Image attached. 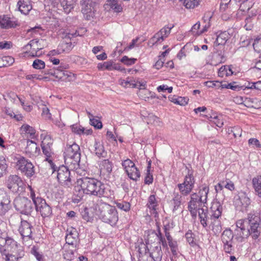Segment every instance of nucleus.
<instances>
[{
    "instance_id": "nucleus-1",
    "label": "nucleus",
    "mask_w": 261,
    "mask_h": 261,
    "mask_svg": "<svg viewBox=\"0 0 261 261\" xmlns=\"http://www.w3.org/2000/svg\"><path fill=\"white\" fill-rule=\"evenodd\" d=\"M77 184L81 186L86 194L94 195L98 197L109 196V190L106 185L95 178L82 177L77 180Z\"/></svg>"
},
{
    "instance_id": "nucleus-2",
    "label": "nucleus",
    "mask_w": 261,
    "mask_h": 261,
    "mask_svg": "<svg viewBox=\"0 0 261 261\" xmlns=\"http://www.w3.org/2000/svg\"><path fill=\"white\" fill-rule=\"evenodd\" d=\"M209 190V187L204 184L199 187L197 193L194 192L191 194L188 208L193 219L197 217V210L199 207H204L206 204Z\"/></svg>"
},
{
    "instance_id": "nucleus-3",
    "label": "nucleus",
    "mask_w": 261,
    "mask_h": 261,
    "mask_svg": "<svg viewBox=\"0 0 261 261\" xmlns=\"http://www.w3.org/2000/svg\"><path fill=\"white\" fill-rule=\"evenodd\" d=\"M98 215L103 222L115 226L118 221V214L115 206L104 203L98 207Z\"/></svg>"
},
{
    "instance_id": "nucleus-4",
    "label": "nucleus",
    "mask_w": 261,
    "mask_h": 261,
    "mask_svg": "<svg viewBox=\"0 0 261 261\" xmlns=\"http://www.w3.org/2000/svg\"><path fill=\"white\" fill-rule=\"evenodd\" d=\"M249 227L247 228L249 236L253 240H257L261 233L260 218L257 214L250 213L248 214L247 218L244 220Z\"/></svg>"
},
{
    "instance_id": "nucleus-5",
    "label": "nucleus",
    "mask_w": 261,
    "mask_h": 261,
    "mask_svg": "<svg viewBox=\"0 0 261 261\" xmlns=\"http://www.w3.org/2000/svg\"><path fill=\"white\" fill-rule=\"evenodd\" d=\"M14 160L16 161V169L27 177L31 178L35 175V166L29 160L17 154L15 156Z\"/></svg>"
},
{
    "instance_id": "nucleus-6",
    "label": "nucleus",
    "mask_w": 261,
    "mask_h": 261,
    "mask_svg": "<svg viewBox=\"0 0 261 261\" xmlns=\"http://www.w3.org/2000/svg\"><path fill=\"white\" fill-rule=\"evenodd\" d=\"M13 204L15 210L23 215L30 216L34 211V206L31 201L25 197H16Z\"/></svg>"
},
{
    "instance_id": "nucleus-7",
    "label": "nucleus",
    "mask_w": 261,
    "mask_h": 261,
    "mask_svg": "<svg viewBox=\"0 0 261 261\" xmlns=\"http://www.w3.org/2000/svg\"><path fill=\"white\" fill-rule=\"evenodd\" d=\"M187 174L185 176L182 183L178 184L177 187L180 193L184 196H188L194 188L195 179L193 176V171L187 167Z\"/></svg>"
},
{
    "instance_id": "nucleus-8",
    "label": "nucleus",
    "mask_w": 261,
    "mask_h": 261,
    "mask_svg": "<svg viewBox=\"0 0 261 261\" xmlns=\"http://www.w3.org/2000/svg\"><path fill=\"white\" fill-rule=\"evenodd\" d=\"M145 249V254L149 253V256L154 261H161L163 256V252L160 243H153L149 244L148 240L145 241V244H142Z\"/></svg>"
},
{
    "instance_id": "nucleus-9",
    "label": "nucleus",
    "mask_w": 261,
    "mask_h": 261,
    "mask_svg": "<svg viewBox=\"0 0 261 261\" xmlns=\"http://www.w3.org/2000/svg\"><path fill=\"white\" fill-rule=\"evenodd\" d=\"M7 187L13 193L20 194L25 190L21 179L16 175H10L6 181Z\"/></svg>"
},
{
    "instance_id": "nucleus-10",
    "label": "nucleus",
    "mask_w": 261,
    "mask_h": 261,
    "mask_svg": "<svg viewBox=\"0 0 261 261\" xmlns=\"http://www.w3.org/2000/svg\"><path fill=\"white\" fill-rule=\"evenodd\" d=\"M57 177L59 183L65 188H69L72 186L70 178V171L66 166L62 165L57 167Z\"/></svg>"
},
{
    "instance_id": "nucleus-11",
    "label": "nucleus",
    "mask_w": 261,
    "mask_h": 261,
    "mask_svg": "<svg viewBox=\"0 0 261 261\" xmlns=\"http://www.w3.org/2000/svg\"><path fill=\"white\" fill-rule=\"evenodd\" d=\"M222 206L218 202H215L212 203L211 207L210 220L212 226L221 225L220 218L221 217L222 212Z\"/></svg>"
},
{
    "instance_id": "nucleus-12",
    "label": "nucleus",
    "mask_w": 261,
    "mask_h": 261,
    "mask_svg": "<svg viewBox=\"0 0 261 261\" xmlns=\"http://www.w3.org/2000/svg\"><path fill=\"white\" fill-rule=\"evenodd\" d=\"M245 223L244 220H239L236 222V228L233 235L235 239L239 242H242L244 238L249 237V233L247 228H245Z\"/></svg>"
},
{
    "instance_id": "nucleus-13",
    "label": "nucleus",
    "mask_w": 261,
    "mask_h": 261,
    "mask_svg": "<svg viewBox=\"0 0 261 261\" xmlns=\"http://www.w3.org/2000/svg\"><path fill=\"white\" fill-rule=\"evenodd\" d=\"M212 17L213 14L211 12L205 13L202 18L203 22L205 23L202 30L200 32H198V30L200 29V24L199 22H197L192 27L191 31L193 33L196 32V34L197 35H200L207 31L211 25L210 20Z\"/></svg>"
},
{
    "instance_id": "nucleus-14",
    "label": "nucleus",
    "mask_w": 261,
    "mask_h": 261,
    "mask_svg": "<svg viewBox=\"0 0 261 261\" xmlns=\"http://www.w3.org/2000/svg\"><path fill=\"white\" fill-rule=\"evenodd\" d=\"M33 226L32 224L28 221L21 219L20 226L19 228V232L24 240H32V229Z\"/></svg>"
},
{
    "instance_id": "nucleus-15",
    "label": "nucleus",
    "mask_w": 261,
    "mask_h": 261,
    "mask_svg": "<svg viewBox=\"0 0 261 261\" xmlns=\"http://www.w3.org/2000/svg\"><path fill=\"white\" fill-rule=\"evenodd\" d=\"M65 240L66 243L64 245L71 246L72 248H79L80 242L79 233L75 228H71L70 230L67 229Z\"/></svg>"
},
{
    "instance_id": "nucleus-16",
    "label": "nucleus",
    "mask_w": 261,
    "mask_h": 261,
    "mask_svg": "<svg viewBox=\"0 0 261 261\" xmlns=\"http://www.w3.org/2000/svg\"><path fill=\"white\" fill-rule=\"evenodd\" d=\"M48 74L65 82H70L74 77V74L72 73L59 68L50 69Z\"/></svg>"
},
{
    "instance_id": "nucleus-17",
    "label": "nucleus",
    "mask_w": 261,
    "mask_h": 261,
    "mask_svg": "<svg viewBox=\"0 0 261 261\" xmlns=\"http://www.w3.org/2000/svg\"><path fill=\"white\" fill-rule=\"evenodd\" d=\"M35 205L36 212H39L43 218L48 217L52 214L51 207L46 203L45 200H40Z\"/></svg>"
},
{
    "instance_id": "nucleus-18",
    "label": "nucleus",
    "mask_w": 261,
    "mask_h": 261,
    "mask_svg": "<svg viewBox=\"0 0 261 261\" xmlns=\"http://www.w3.org/2000/svg\"><path fill=\"white\" fill-rule=\"evenodd\" d=\"M225 188L230 191L235 189L234 184L233 181L228 178L220 181L215 186V189L217 194L223 192V188Z\"/></svg>"
},
{
    "instance_id": "nucleus-19",
    "label": "nucleus",
    "mask_w": 261,
    "mask_h": 261,
    "mask_svg": "<svg viewBox=\"0 0 261 261\" xmlns=\"http://www.w3.org/2000/svg\"><path fill=\"white\" fill-rule=\"evenodd\" d=\"M7 224L6 222L0 221V251H6V246L8 237L7 236Z\"/></svg>"
},
{
    "instance_id": "nucleus-20",
    "label": "nucleus",
    "mask_w": 261,
    "mask_h": 261,
    "mask_svg": "<svg viewBox=\"0 0 261 261\" xmlns=\"http://www.w3.org/2000/svg\"><path fill=\"white\" fill-rule=\"evenodd\" d=\"M75 155L81 156L80 146L75 143L71 145H66L64 152V156H73Z\"/></svg>"
},
{
    "instance_id": "nucleus-21",
    "label": "nucleus",
    "mask_w": 261,
    "mask_h": 261,
    "mask_svg": "<svg viewBox=\"0 0 261 261\" xmlns=\"http://www.w3.org/2000/svg\"><path fill=\"white\" fill-rule=\"evenodd\" d=\"M198 213V217L200 220V224L203 228H206L208 225V220L209 218L208 212L206 207L204 209L203 207H199L197 210V213Z\"/></svg>"
},
{
    "instance_id": "nucleus-22",
    "label": "nucleus",
    "mask_w": 261,
    "mask_h": 261,
    "mask_svg": "<svg viewBox=\"0 0 261 261\" xmlns=\"http://www.w3.org/2000/svg\"><path fill=\"white\" fill-rule=\"evenodd\" d=\"M77 248H73L70 249L68 245H64L63 249V258L69 261L73 260L76 257V249Z\"/></svg>"
},
{
    "instance_id": "nucleus-23",
    "label": "nucleus",
    "mask_w": 261,
    "mask_h": 261,
    "mask_svg": "<svg viewBox=\"0 0 261 261\" xmlns=\"http://www.w3.org/2000/svg\"><path fill=\"white\" fill-rule=\"evenodd\" d=\"M238 204L242 207V210H246V208L251 203V200L248 196L247 193L244 191H241L239 192L238 194Z\"/></svg>"
},
{
    "instance_id": "nucleus-24",
    "label": "nucleus",
    "mask_w": 261,
    "mask_h": 261,
    "mask_svg": "<svg viewBox=\"0 0 261 261\" xmlns=\"http://www.w3.org/2000/svg\"><path fill=\"white\" fill-rule=\"evenodd\" d=\"M65 163L71 170L76 169L79 167L81 156L75 155L73 156H64Z\"/></svg>"
},
{
    "instance_id": "nucleus-25",
    "label": "nucleus",
    "mask_w": 261,
    "mask_h": 261,
    "mask_svg": "<svg viewBox=\"0 0 261 261\" xmlns=\"http://www.w3.org/2000/svg\"><path fill=\"white\" fill-rule=\"evenodd\" d=\"M99 70H119L124 73H128L130 74H133L136 73L138 70L136 69H126L123 66H97Z\"/></svg>"
},
{
    "instance_id": "nucleus-26",
    "label": "nucleus",
    "mask_w": 261,
    "mask_h": 261,
    "mask_svg": "<svg viewBox=\"0 0 261 261\" xmlns=\"http://www.w3.org/2000/svg\"><path fill=\"white\" fill-rule=\"evenodd\" d=\"M17 23L15 21L12 20L7 15L0 16V26L3 29H9L15 28Z\"/></svg>"
},
{
    "instance_id": "nucleus-27",
    "label": "nucleus",
    "mask_w": 261,
    "mask_h": 261,
    "mask_svg": "<svg viewBox=\"0 0 261 261\" xmlns=\"http://www.w3.org/2000/svg\"><path fill=\"white\" fill-rule=\"evenodd\" d=\"M41 148L43 154L46 156L45 160L46 161H47L49 164L50 168L52 169V173L53 174L56 171L57 167L53 163V161L49 159V158H50L51 155L53 154L52 148L48 147H44L43 146H41Z\"/></svg>"
},
{
    "instance_id": "nucleus-28",
    "label": "nucleus",
    "mask_w": 261,
    "mask_h": 261,
    "mask_svg": "<svg viewBox=\"0 0 261 261\" xmlns=\"http://www.w3.org/2000/svg\"><path fill=\"white\" fill-rule=\"evenodd\" d=\"M25 152L27 153L36 156L39 154L40 149L34 141L28 140L25 147Z\"/></svg>"
},
{
    "instance_id": "nucleus-29",
    "label": "nucleus",
    "mask_w": 261,
    "mask_h": 261,
    "mask_svg": "<svg viewBox=\"0 0 261 261\" xmlns=\"http://www.w3.org/2000/svg\"><path fill=\"white\" fill-rule=\"evenodd\" d=\"M184 196L181 193L179 192L174 191L172 195V202L173 205V211H176L180 206L182 201L184 200Z\"/></svg>"
},
{
    "instance_id": "nucleus-30",
    "label": "nucleus",
    "mask_w": 261,
    "mask_h": 261,
    "mask_svg": "<svg viewBox=\"0 0 261 261\" xmlns=\"http://www.w3.org/2000/svg\"><path fill=\"white\" fill-rule=\"evenodd\" d=\"M19 11L23 14H28L32 9L30 0H19L17 2Z\"/></svg>"
},
{
    "instance_id": "nucleus-31",
    "label": "nucleus",
    "mask_w": 261,
    "mask_h": 261,
    "mask_svg": "<svg viewBox=\"0 0 261 261\" xmlns=\"http://www.w3.org/2000/svg\"><path fill=\"white\" fill-rule=\"evenodd\" d=\"M82 5V11L84 14H90L94 11V6L95 4L94 0H82L81 2Z\"/></svg>"
},
{
    "instance_id": "nucleus-32",
    "label": "nucleus",
    "mask_w": 261,
    "mask_h": 261,
    "mask_svg": "<svg viewBox=\"0 0 261 261\" xmlns=\"http://www.w3.org/2000/svg\"><path fill=\"white\" fill-rule=\"evenodd\" d=\"M100 174L109 175L113 168V164L109 160H104L100 163Z\"/></svg>"
},
{
    "instance_id": "nucleus-33",
    "label": "nucleus",
    "mask_w": 261,
    "mask_h": 261,
    "mask_svg": "<svg viewBox=\"0 0 261 261\" xmlns=\"http://www.w3.org/2000/svg\"><path fill=\"white\" fill-rule=\"evenodd\" d=\"M252 184L255 194L261 198V175H257L252 179Z\"/></svg>"
},
{
    "instance_id": "nucleus-34",
    "label": "nucleus",
    "mask_w": 261,
    "mask_h": 261,
    "mask_svg": "<svg viewBox=\"0 0 261 261\" xmlns=\"http://www.w3.org/2000/svg\"><path fill=\"white\" fill-rule=\"evenodd\" d=\"M156 196L154 194L150 195L148 198L147 206L150 210L156 213L157 206L159 205Z\"/></svg>"
},
{
    "instance_id": "nucleus-35",
    "label": "nucleus",
    "mask_w": 261,
    "mask_h": 261,
    "mask_svg": "<svg viewBox=\"0 0 261 261\" xmlns=\"http://www.w3.org/2000/svg\"><path fill=\"white\" fill-rule=\"evenodd\" d=\"M94 147V152L98 157L105 158L107 155V152L104 149L103 145L99 142L95 141Z\"/></svg>"
},
{
    "instance_id": "nucleus-36",
    "label": "nucleus",
    "mask_w": 261,
    "mask_h": 261,
    "mask_svg": "<svg viewBox=\"0 0 261 261\" xmlns=\"http://www.w3.org/2000/svg\"><path fill=\"white\" fill-rule=\"evenodd\" d=\"M18 248L17 242L14 240L12 238L8 237L6 246V251L11 252H15V251Z\"/></svg>"
},
{
    "instance_id": "nucleus-37",
    "label": "nucleus",
    "mask_w": 261,
    "mask_h": 261,
    "mask_svg": "<svg viewBox=\"0 0 261 261\" xmlns=\"http://www.w3.org/2000/svg\"><path fill=\"white\" fill-rule=\"evenodd\" d=\"M226 61V57L221 51L219 53L215 54L212 58V64L214 65H218L220 64L224 63Z\"/></svg>"
},
{
    "instance_id": "nucleus-38",
    "label": "nucleus",
    "mask_w": 261,
    "mask_h": 261,
    "mask_svg": "<svg viewBox=\"0 0 261 261\" xmlns=\"http://www.w3.org/2000/svg\"><path fill=\"white\" fill-rule=\"evenodd\" d=\"M75 4L74 0H62L61 5L66 13H69L73 9Z\"/></svg>"
},
{
    "instance_id": "nucleus-39",
    "label": "nucleus",
    "mask_w": 261,
    "mask_h": 261,
    "mask_svg": "<svg viewBox=\"0 0 261 261\" xmlns=\"http://www.w3.org/2000/svg\"><path fill=\"white\" fill-rule=\"evenodd\" d=\"M229 38L228 33L223 32L220 33L217 37L215 41L216 46L224 45Z\"/></svg>"
},
{
    "instance_id": "nucleus-40",
    "label": "nucleus",
    "mask_w": 261,
    "mask_h": 261,
    "mask_svg": "<svg viewBox=\"0 0 261 261\" xmlns=\"http://www.w3.org/2000/svg\"><path fill=\"white\" fill-rule=\"evenodd\" d=\"M234 235L232 231L230 228L226 229L222 233V242H233Z\"/></svg>"
},
{
    "instance_id": "nucleus-41",
    "label": "nucleus",
    "mask_w": 261,
    "mask_h": 261,
    "mask_svg": "<svg viewBox=\"0 0 261 261\" xmlns=\"http://www.w3.org/2000/svg\"><path fill=\"white\" fill-rule=\"evenodd\" d=\"M126 172L130 179L134 181H137L140 177L139 170L136 166L133 167L131 171L126 170Z\"/></svg>"
},
{
    "instance_id": "nucleus-42",
    "label": "nucleus",
    "mask_w": 261,
    "mask_h": 261,
    "mask_svg": "<svg viewBox=\"0 0 261 261\" xmlns=\"http://www.w3.org/2000/svg\"><path fill=\"white\" fill-rule=\"evenodd\" d=\"M232 68L231 66H221L218 70V76L220 77H223L224 75L229 76L233 74Z\"/></svg>"
},
{
    "instance_id": "nucleus-43",
    "label": "nucleus",
    "mask_w": 261,
    "mask_h": 261,
    "mask_svg": "<svg viewBox=\"0 0 261 261\" xmlns=\"http://www.w3.org/2000/svg\"><path fill=\"white\" fill-rule=\"evenodd\" d=\"M73 194L74 196L77 197V198L73 199V201L74 202H79L84 197V194H85V192L83 190L81 186L79 185V186L75 187Z\"/></svg>"
},
{
    "instance_id": "nucleus-44",
    "label": "nucleus",
    "mask_w": 261,
    "mask_h": 261,
    "mask_svg": "<svg viewBox=\"0 0 261 261\" xmlns=\"http://www.w3.org/2000/svg\"><path fill=\"white\" fill-rule=\"evenodd\" d=\"M236 82H233L230 83L221 84L220 87L222 88L230 89L233 91H239L244 88L243 86L236 84Z\"/></svg>"
},
{
    "instance_id": "nucleus-45",
    "label": "nucleus",
    "mask_w": 261,
    "mask_h": 261,
    "mask_svg": "<svg viewBox=\"0 0 261 261\" xmlns=\"http://www.w3.org/2000/svg\"><path fill=\"white\" fill-rule=\"evenodd\" d=\"M8 164L3 156H0V177L6 175L7 173Z\"/></svg>"
},
{
    "instance_id": "nucleus-46",
    "label": "nucleus",
    "mask_w": 261,
    "mask_h": 261,
    "mask_svg": "<svg viewBox=\"0 0 261 261\" xmlns=\"http://www.w3.org/2000/svg\"><path fill=\"white\" fill-rule=\"evenodd\" d=\"M118 0H107L108 5H109L116 12H120L122 10L121 5L118 4Z\"/></svg>"
},
{
    "instance_id": "nucleus-47",
    "label": "nucleus",
    "mask_w": 261,
    "mask_h": 261,
    "mask_svg": "<svg viewBox=\"0 0 261 261\" xmlns=\"http://www.w3.org/2000/svg\"><path fill=\"white\" fill-rule=\"evenodd\" d=\"M194 234L192 230H189L185 234V238L187 242L191 247H194L196 245V243L194 241Z\"/></svg>"
},
{
    "instance_id": "nucleus-48",
    "label": "nucleus",
    "mask_w": 261,
    "mask_h": 261,
    "mask_svg": "<svg viewBox=\"0 0 261 261\" xmlns=\"http://www.w3.org/2000/svg\"><path fill=\"white\" fill-rule=\"evenodd\" d=\"M39 40L37 39H33L30 41V42L26 45V48H28L29 46L33 51H36L41 49L40 45L39 44Z\"/></svg>"
},
{
    "instance_id": "nucleus-49",
    "label": "nucleus",
    "mask_w": 261,
    "mask_h": 261,
    "mask_svg": "<svg viewBox=\"0 0 261 261\" xmlns=\"http://www.w3.org/2000/svg\"><path fill=\"white\" fill-rule=\"evenodd\" d=\"M188 9L194 8L199 5V0H179Z\"/></svg>"
},
{
    "instance_id": "nucleus-50",
    "label": "nucleus",
    "mask_w": 261,
    "mask_h": 261,
    "mask_svg": "<svg viewBox=\"0 0 261 261\" xmlns=\"http://www.w3.org/2000/svg\"><path fill=\"white\" fill-rule=\"evenodd\" d=\"M116 206L121 210L125 212H128L130 208V204L126 201H122L121 202H117L115 203Z\"/></svg>"
},
{
    "instance_id": "nucleus-51",
    "label": "nucleus",
    "mask_w": 261,
    "mask_h": 261,
    "mask_svg": "<svg viewBox=\"0 0 261 261\" xmlns=\"http://www.w3.org/2000/svg\"><path fill=\"white\" fill-rule=\"evenodd\" d=\"M20 130L22 133L24 132L28 134H30L31 136H34L36 133L35 129L32 126L28 124H23L20 128Z\"/></svg>"
},
{
    "instance_id": "nucleus-52",
    "label": "nucleus",
    "mask_w": 261,
    "mask_h": 261,
    "mask_svg": "<svg viewBox=\"0 0 261 261\" xmlns=\"http://www.w3.org/2000/svg\"><path fill=\"white\" fill-rule=\"evenodd\" d=\"M71 61L73 64H75L77 65H83L87 63V61L84 58L73 56L71 57Z\"/></svg>"
},
{
    "instance_id": "nucleus-53",
    "label": "nucleus",
    "mask_w": 261,
    "mask_h": 261,
    "mask_svg": "<svg viewBox=\"0 0 261 261\" xmlns=\"http://www.w3.org/2000/svg\"><path fill=\"white\" fill-rule=\"evenodd\" d=\"M210 119V120L213 121L217 126L219 127H222L223 125V121L221 116L213 115V116H211Z\"/></svg>"
},
{
    "instance_id": "nucleus-54",
    "label": "nucleus",
    "mask_w": 261,
    "mask_h": 261,
    "mask_svg": "<svg viewBox=\"0 0 261 261\" xmlns=\"http://www.w3.org/2000/svg\"><path fill=\"white\" fill-rule=\"evenodd\" d=\"M223 244V250L226 253L232 254L233 250V242H222Z\"/></svg>"
},
{
    "instance_id": "nucleus-55",
    "label": "nucleus",
    "mask_w": 261,
    "mask_h": 261,
    "mask_svg": "<svg viewBox=\"0 0 261 261\" xmlns=\"http://www.w3.org/2000/svg\"><path fill=\"white\" fill-rule=\"evenodd\" d=\"M11 207L10 201L0 203V215H4Z\"/></svg>"
},
{
    "instance_id": "nucleus-56",
    "label": "nucleus",
    "mask_w": 261,
    "mask_h": 261,
    "mask_svg": "<svg viewBox=\"0 0 261 261\" xmlns=\"http://www.w3.org/2000/svg\"><path fill=\"white\" fill-rule=\"evenodd\" d=\"M53 144V140L51 138L50 136H45L41 142V146L44 147H50L51 148Z\"/></svg>"
},
{
    "instance_id": "nucleus-57",
    "label": "nucleus",
    "mask_w": 261,
    "mask_h": 261,
    "mask_svg": "<svg viewBox=\"0 0 261 261\" xmlns=\"http://www.w3.org/2000/svg\"><path fill=\"white\" fill-rule=\"evenodd\" d=\"M122 166L124 168L125 172L126 171V170H129V171H131V169L133 167L136 166L134 163L129 159H127L123 161L122 162Z\"/></svg>"
},
{
    "instance_id": "nucleus-58",
    "label": "nucleus",
    "mask_w": 261,
    "mask_h": 261,
    "mask_svg": "<svg viewBox=\"0 0 261 261\" xmlns=\"http://www.w3.org/2000/svg\"><path fill=\"white\" fill-rule=\"evenodd\" d=\"M174 27V24H172L170 27L166 25L162 29H161L159 32L162 35L163 38L165 39L170 34L171 30Z\"/></svg>"
},
{
    "instance_id": "nucleus-59",
    "label": "nucleus",
    "mask_w": 261,
    "mask_h": 261,
    "mask_svg": "<svg viewBox=\"0 0 261 261\" xmlns=\"http://www.w3.org/2000/svg\"><path fill=\"white\" fill-rule=\"evenodd\" d=\"M164 40V38L162 35L158 32L150 39V41H151L153 44H157L162 42Z\"/></svg>"
},
{
    "instance_id": "nucleus-60",
    "label": "nucleus",
    "mask_w": 261,
    "mask_h": 261,
    "mask_svg": "<svg viewBox=\"0 0 261 261\" xmlns=\"http://www.w3.org/2000/svg\"><path fill=\"white\" fill-rule=\"evenodd\" d=\"M71 130L74 134L79 135H83L84 127L79 126L77 124H72L70 126Z\"/></svg>"
},
{
    "instance_id": "nucleus-61",
    "label": "nucleus",
    "mask_w": 261,
    "mask_h": 261,
    "mask_svg": "<svg viewBox=\"0 0 261 261\" xmlns=\"http://www.w3.org/2000/svg\"><path fill=\"white\" fill-rule=\"evenodd\" d=\"M168 245L171 249V252L174 256L177 255V243L176 241L171 240L168 242Z\"/></svg>"
},
{
    "instance_id": "nucleus-62",
    "label": "nucleus",
    "mask_w": 261,
    "mask_h": 261,
    "mask_svg": "<svg viewBox=\"0 0 261 261\" xmlns=\"http://www.w3.org/2000/svg\"><path fill=\"white\" fill-rule=\"evenodd\" d=\"M136 61L137 59L128 58L126 56L123 57L120 60V61L126 65H132V64H134Z\"/></svg>"
},
{
    "instance_id": "nucleus-63",
    "label": "nucleus",
    "mask_w": 261,
    "mask_h": 261,
    "mask_svg": "<svg viewBox=\"0 0 261 261\" xmlns=\"http://www.w3.org/2000/svg\"><path fill=\"white\" fill-rule=\"evenodd\" d=\"M2 65H12L14 63V59L11 56H4L2 58Z\"/></svg>"
},
{
    "instance_id": "nucleus-64",
    "label": "nucleus",
    "mask_w": 261,
    "mask_h": 261,
    "mask_svg": "<svg viewBox=\"0 0 261 261\" xmlns=\"http://www.w3.org/2000/svg\"><path fill=\"white\" fill-rule=\"evenodd\" d=\"M253 46L255 51L258 53L261 51V38L257 37L254 39L253 43Z\"/></svg>"
}]
</instances>
